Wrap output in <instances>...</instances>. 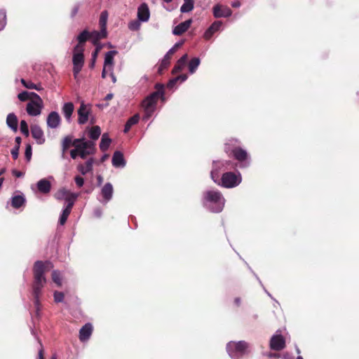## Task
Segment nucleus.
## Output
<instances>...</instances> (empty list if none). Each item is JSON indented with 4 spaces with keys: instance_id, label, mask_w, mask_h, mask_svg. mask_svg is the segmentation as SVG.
Wrapping results in <instances>:
<instances>
[{
    "instance_id": "obj_1",
    "label": "nucleus",
    "mask_w": 359,
    "mask_h": 359,
    "mask_svg": "<svg viewBox=\"0 0 359 359\" xmlns=\"http://www.w3.org/2000/svg\"><path fill=\"white\" fill-rule=\"evenodd\" d=\"M231 165L230 161L220 162L217 161L213 163V169L211 171V178L217 184L225 188H233L237 187L242 180L240 173L236 174L231 172H227L222 175L221 181H219V170H224L229 168Z\"/></svg>"
},
{
    "instance_id": "obj_2",
    "label": "nucleus",
    "mask_w": 359,
    "mask_h": 359,
    "mask_svg": "<svg viewBox=\"0 0 359 359\" xmlns=\"http://www.w3.org/2000/svg\"><path fill=\"white\" fill-rule=\"evenodd\" d=\"M53 267V266L50 262L43 263L41 261H36L34 263L33 269L34 276L33 292L35 298L34 303L37 310L39 309V295L41 294V290L46 282V279L44 276L46 269H51Z\"/></svg>"
},
{
    "instance_id": "obj_3",
    "label": "nucleus",
    "mask_w": 359,
    "mask_h": 359,
    "mask_svg": "<svg viewBox=\"0 0 359 359\" xmlns=\"http://www.w3.org/2000/svg\"><path fill=\"white\" fill-rule=\"evenodd\" d=\"M205 203H208L212 212H219L224 206L225 199L218 191H208L204 194Z\"/></svg>"
},
{
    "instance_id": "obj_4",
    "label": "nucleus",
    "mask_w": 359,
    "mask_h": 359,
    "mask_svg": "<svg viewBox=\"0 0 359 359\" xmlns=\"http://www.w3.org/2000/svg\"><path fill=\"white\" fill-rule=\"evenodd\" d=\"M163 96V92L156 91L148 95L142 102V107L144 111L143 120L149 119L156 110V103L160 97Z\"/></svg>"
},
{
    "instance_id": "obj_5",
    "label": "nucleus",
    "mask_w": 359,
    "mask_h": 359,
    "mask_svg": "<svg viewBox=\"0 0 359 359\" xmlns=\"http://www.w3.org/2000/svg\"><path fill=\"white\" fill-rule=\"evenodd\" d=\"M43 102L36 93H31V100L27 102L26 111L31 116H38L41 114L43 108Z\"/></svg>"
},
{
    "instance_id": "obj_6",
    "label": "nucleus",
    "mask_w": 359,
    "mask_h": 359,
    "mask_svg": "<svg viewBox=\"0 0 359 359\" xmlns=\"http://www.w3.org/2000/svg\"><path fill=\"white\" fill-rule=\"evenodd\" d=\"M118 53L116 50H110L106 53L104 55V61L103 65V69L102 72V77L103 79L107 77V74L109 73L112 82H116V78L114 74V56Z\"/></svg>"
},
{
    "instance_id": "obj_7",
    "label": "nucleus",
    "mask_w": 359,
    "mask_h": 359,
    "mask_svg": "<svg viewBox=\"0 0 359 359\" xmlns=\"http://www.w3.org/2000/svg\"><path fill=\"white\" fill-rule=\"evenodd\" d=\"M248 347V344L244 341H230L226 346V350L231 358L238 359L246 353Z\"/></svg>"
},
{
    "instance_id": "obj_8",
    "label": "nucleus",
    "mask_w": 359,
    "mask_h": 359,
    "mask_svg": "<svg viewBox=\"0 0 359 359\" xmlns=\"http://www.w3.org/2000/svg\"><path fill=\"white\" fill-rule=\"evenodd\" d=\"M83 45H76L74 49L73 54V72L74 77L76 78L78 74L81 70L83 63H84V57H83Z\"/></svg>"
},
{
    "instance_id": "obj_9",
    "label": "nucleus",
    "mask_w": 359,
    "mask_h": 359,
    "mask_svg": "<svg viewBox=\"0 0 359 359\" xmlns=\"http://www.w3.org/2000/svg\"><path fill=\"white\" fill-rule=\"evenodd\" d=\"M75 147L79 148V155L81 158L84 159L88 155L93 153L95 143L91 141H84V140L82 139V141L77 143Z\"/></svg>"
},
{
    "instance_id": "obj_10",
    "label": "nucleus",
    "mask_w": 359,
    "mask_h": 359,
    "mask_svg": "<svg viewBox=\"0 0 359 359\" xmlns=\"http://www.w3.org/2000/svg\"><path fill=\"white\" fill-rule=\"evenodd\" d=\"M90 111V106L88 104H86L83 102H82L79 109H78V123L79 124L86 123L88 120Z\"/></svg>"
},
{
    "instance_id": "obj_11",
    "label": "nucleus",
    "mask_w": 359,
    "mask_h": 359,
    "mask_svg": "<svg viewBox=\"0 0 359 359\" xmlns=\"http://www.w3.org/2000/svg\"><path fill=\"white\" fill-rule=\"evenodd\" d=\"M285 347V341L280 334H274L270 341V348L274 351H280Z\"/></svg>"
},
{
    "instance_id": "obj_12",
    "label": "nucleus",
    "mask_w": 359,
    "mask_h": 359,
    "mask_svg": "<svg viewBox=\"0 0 359 359\" xmlns=\"http://www.w3.org/2000/svg\"><path fill=\"white\" fill-rule=\"evenodd\" d=\"M137 17L140 21L146 22L149 20L150 11L146 3H142L137 8Z\"/></svg>"
},
{
    "instance_id": "obj_13",
    "label": "nucleus",
    "mask_w": 359,
    "mask_h": 359,
    "mask_svg": "<svg viewBox=\"0 0 359 359\" xmlns=\"http://www.w3.org/2000/svg\"><path fill=\"white\" fill-rule=\"evenodd\" d=\"M230 152L240 163H243L244 165L248 164V154L245 149L241 147H235Z\"/></svg>"
},
{
    "instance_id": "obj_14",
    "label": "nucleus",
    "mask_w": 359,
    "mask_h": 359,
    "mask_svg": "<svg viewBox=\"0 0 359 359\" xmlns=\"http://www.w3.org/2000/svg\"><path fill=\"white\" fill-rule=\"evenodd\" d=\"M31 133L33 138H34L36 142L39 144H42L45 142L44 134L41 128L37 126L34 125L31 127Z\"/></svg>"
},
{
    "instance_id": "obj_15",
    "label": "nucleus",
    "mask_w": 359,
    "mask_h": 359,
    "mask_svg": "<svg viewBox=\"0 0 359 359\" xmlns=\"http://www.w3.org/2000/svg\"><path fill=\"white\" fill-rule=\"evenodd\" d=\"M60 116L56 111L50 112L47 117V125L50 128H56L60 124Z\"/></svg>"
},
{
    "instance_id": "obj_16",
    "label": "nucleus",
    "mask_w": 359,
    "mask_h": 359,
    "mask_svg": "<svg viewBox=\"0 0 359 359\" xmlns=\"http://www.w3.org/2000/svg\"><path fill=\"white\" fill-rule=\"evenodd\" d=\"M93 332V326L90 323H86L79 331V339L86 341L89 339Z\"/></svg>"
},
{
    "instance_id": "obj_17",
    "label": "nucleus",
    "mask_w": 359,
    "mask_h": 359,
    "mask_svg": "<svg viewBox=\"0 0 359 359\" xmlns=\"http://www.w3.org/2000/svg\"><path fill=\"white\" fill-rule=\"evenodd\" d=\"M81 141L82 139L72 140V137L71 136L65 137L62 142V155L65 154V153L71 146H74L75 147L76 144L79 142H81Z\"/></svg>"
},
{
    "instance_id": "obj_18",
    "label": "nucleus",
    "mask_w": 359,
    "mask_h": 359,
    "mask_svg": "<svg viewBox=\"0 0 359 359\" xmlns=\"http://www.w3.org/2000/svg\"><path fill=\"white\" fill-rule=\"evenodd\" d=\"M192 20L189 19L184 22L180 23L172 30V33L175 35L180 36L184 33L191 26Z\"/></svg>"
},
{
    "instance_id": "obj_19",
    "label": "nucleus",
    "mask_w": 359,
    "mask_h": 359,
    "mask_svg": "<svg viewBox=\"0 0 359 359\" xmlns=\"http://www.w3.org/2000/svg\"><path fill=\"white\" fill-rule=\"evenodd\" d=\"M213 13L215 18L229 17L231 11L228 7L217 5L213 8Z\"/></svg>"
},
{
    "instance_id": "obj_20",
    "label": "nucleus",
    "mask_w": 359,
    "mask_h": 359,
    "mask_svg": "<svg viewBox=\"0 0 359 359\" xmlns=\"http://www.w3.org/2000/svg\"><path fill=\"white\" fill-rule=\"evenodd\" d=\"M101 194L104 199L103 202L104 203L109 202L113 196V187L111 184H105L104 187L102 188Z\"/></svg>"
},
{
    "instance_id": "obj_21",
    "label": "nucleus",
    "mask_w": 359,
    "mask_h": 359,
    "mask_svg": "<svg viewBox=\"0 0 359 359\" xmlns=\"http://www.w3.org/2000/svg\"><path fill=\"white\" fill-rule=\"evenodd\" d=\"M107 36V32L105 31L104 33V29H100V31H94L90 33V39L92 43L96 46L97 44H100L98 41L102 39L106 38Z\"/></svg>"
},
{
    "instance_id": "obj_22",
    "label": "nucleus",
    "mask_w": 359,
    "mask_h": 359,
    "mask_svg": "<svg viewBox=\"0 0 359 359\" xmlns=\"http://www.w3.org/2000/svg\"><path fill=\"white\" fill-rule=\"evenodd\" d=\"M175 52V47H172L165 54V55L164 56L163 59L162 60L161 63L158 67V71L159 73H161L164 69H166L168 67V66L170 64V60L171 56L172 54H174Z\"/></svg>"
},
{
    "instance_id": "obj_23",
    "label": "nucleus",
    "mask_w": 359,
    "mask_h": 359,
    "mask_svg": "<svg viewBox=\"0 0 359 359\" xmlns=\"http://www.w3.org/2000/svg\"><path fill=\"white\" fill-rule=\"evenodd\" d=\"M221 25V22L216 21L213 22L211 26L205 32L203 35L204 39L206 40L210 39L212 36L219 29Z\"/></svg>"
},
{
    "instance_id": "obj_24",
    "label": "nucleus",
    "mask_w": 359,
    "mask_h": 359,
    "mask_svg": "<svg viewBox=\"0 0 359 359\" xmlns=\"http://www.w3.org/2000/svg\"><path fill=\"white\" fill-rule=\"evenodd\" d=\"M112 164L114 167L120 168V167H124L125 166V160L123 158V155L120 151H116L114 152L113 157H112Z\"/></svg>"
},
{
    "instance_id": "obj_25",
    "label": "nucleus",
    "mask_w": 359,
    "mask_h": 359,
    "mask_svg": "<svg viewBox=\"0 0 359 359\" xmlns=\"http://www.w3.org/2000/svg\"><path fill=\"white\" fill-rule=\"evenodd\" d=\"M36 187L40 192L48 194L50 191L51 184L46 179H42L37 182Z\"/></svg>"
},
{
    "instance_id": "obj_26",
    "label": "nucleus",
    "mask_w": 359,
    "mask_h": 359,
    "mask_svg": "<svg viewBox=\"0 0 359 359\" xmlns=\"http://www.w3.org/2000/svg\"><path fill=\"white\" fill-rule=\"evenodd\" d=\"M18 120L15 114H8L6 118V123L8 126L15 132L18 130Z\"/></svg>"
},
{
    "instance_id": "obj_27",
    "label": "nucleus",
    "mask_w": 359,
    "mask_h": 359,
    "mask_svg": "<svg viewBox=\"0 0 359 359\" xmlns=\"http://www.w3.org/2000/svg\"><path fill=\"white\" fill-rule=\"evenodd\" d=\"M93 164V159L90 158L86 162L85 165H83V164L78 165L77 169L82 175H84L92 170Z\"/></svg>"
},
{
    "instance_id": "obj_28",
    "label": "nucleus",
    "mask_w": 359,
    "mask_h": 359,
    "mask_svg": "<svg viewBox=\"0 0 359 359\" xmlns=\"http://www.w3.org/2000/svg\"><path fill=\"white\" fill-rule=\"evenodd\" d=\"M74 104L72 102H66L64 104L62 107V113L65 117V118L69 121L71 119L72 113L74 111Z\"/></svg>"
},
{
    "instance_id": "obj_29",
    "label": "nucleus",
    "mask_w": 359,
    "mask_h": 359,
    "mask_svg": "<svg viewBox=\"0 0 359 359\" xmlns=\"http://www.w3.org/2000/svg\"><path fill=\"white\" fill-rule=\"evenodd\" d=\"M187 54L184 55L182 57H180L178 60L177 65L173 68L172 73L176 74V73L180 72L184 67L186 62H187Z\"/></svg>"
},
{
    "instance_id": "obj_30",
    "label": "nucleus",
    "mask_w": 359,
    "mask_h": 359,
    "mask_svg": "<svg viewBox=\"0 0 359 359\" xmlns=\"http://www.w3.org/2000/svg\"><path fill=\"white\" fill-rule=\"evenodd\" d=\"M25 198L23 196H15L11 198V205L15 208H19L24 205Z\"/></svg>"
},
{
    "instance_id": "obj_31",
    "label": "nucleus",
    "mask_w": 359,
    "mask_h": 359,
    "mask_svg": "<svg viewBox=\"0 0 359 359\" xmlns=\"http://www.w3.org/2000/svg\"><path fill=\"white\" fill-rule=\"evenodd\" d=\"M72 203L67 205L65 208L62 210V212L60 217L59 222L61 225H64L72 211L71 210Z\"/></svg>"
},
{
    "instance_id": "obj_32",
    "label": "nucleus",
    "mask_w": 359,
    "mask_h": 359,
    "mask_svg": "<svg viewBox=\"0 0 359 359\" xmlns=\"http://www.w3.org/2000/svg\"><path fill=\"white\" fill-rule=\"evenodd\" d=\"M111 144V139L109 137L108 134L104 133L102 136L101 142L100 143V148L102 151H106Z\"/></svg>"
},
{
    "instance_id": "obj_33",
    "label": "nucleus",
    "mask_w": 359,
    "mask_h": 359,
    "mask_svg": "<svg viewBox=\"0 0 359 359\" xmlns=\"http://www.w3.org/2000/svg\"><path fill=\"white\" fill-rule=\"evenodd\" d=\"M139 119H140V116L138 114H135L133 116L130 118L125 125V128H124V130H123L124 133H128L130 130V128L133 125H135L136 123H137V122L139 121Z\"/></svg>"
},
{
    "instance_id": "obj_34",
    "label": "nucleus",
    "mask_w": 359,
    "mask_h": 359,
    "mask_svg": "<svg viewBox=\"0 0 359 359\" xmlns=\"http://www.w3.org/2000/svg\"><path fill=\"white\" fill-rule=\"evenodd\" d=\"M21 83L26 88H28V89H35L38 91H41L43 90V88L41 86V85L40 83L39 84H34V83H32V81H26L25 79H21Z\"/></svg>"
},
{
    "instance_id": "obj_35",
    "label": "nucleus",
    "mask_w": 359,
    "mask_h": 359,
    "mask_svg": "<svg viewBox=\"0 0 359 359\" xmlns=\"http://www.w3.org/2000/svg\"><path fill=\"white\" fill-rule=\"evenodd\" d=\"M194 0H184V3L180 8L182 13H189L194 9Z\"/></svg>"
},
{
    "instance_id": "obj_36",
    "label": "nucleus",
    "mask_w": 359,
    "mask_h": 359,
    "mask_svg": "<svg viewBox=\"0 0 359 359\" xmlns=\"http://www.w3.org/2000/svg\"><path fill=\"white\" fill-rule=\"evenodd\" d=\"M101 135V129L99 126H93L89 130V137L93 140H96Z\"/></svg>"
},
{
    "instance_id": "obj_37",
    "label": "nucleus",
    "mask_w": 359,
    "mask_h": 359,
    "mask_svg": "<svg viewBox=\"0 0 359 359\" xmlns=\"http://www.w3.org/2000/svg\"><path fill=\"white\" fill-rule=\"evenodd\" d=\"M107 19H108L107 11H102L100 14L99 23H100V29H104V32L105 31H107Z\"/></svg>"
},
{
    "instance_id": "obj_38",
    "label": "nucleus",
    "mask_w": 359,
    "mask_h": 359,
    "mask_svg": "<svg viewBox=\"0 0 359 359\" xmlns=\"http://www.w3.org/2000/svg\"><path fill=\"white\" fill-rule=\"evenodd\" d=\"M200 65V60L197 57L192 59L189 63V69L191 74L195 72Z\"/></svg>"
},
{
    "instance_id": "obj_39",
    "label": "nucleus",
    "mask_w": 359,
    "mask_h": 359,
    "mask_svg": "<svg viewBox=\"0 0 359 359\" xmlns=\"http://www.w3.org/2000/svg\"><path fill=\"white\" fill-rule=\"evenodd\" d=\"M102 46L101 44H97L96 46V48L95 51L92 54V59H91V63H90V67L93 68L95 64V61L97 60V55L100 50L102 49Z\"/></svg>"
},
{
    "instance_id": "obj_40",
    "label": "nucleus",
    "mask_w": 359,
    "mask_h": 359,
    "mask_svg": "<svg viewBox=\"0 0 359 359\" xmlns=\"http://www.w3.org/2000/svg\"><path fill=\"white\" fill-rule=\"evenodd\" d=\"M88 39H90V33L86 30L83 31L77 37L79 45L86 42Z\"/></svg>"
},
{
    "instance_id": "obj_41",
    "label": "nucleus",
    "mask_w": 359,
    "mask_h": 359,
    "mask_svg": "<svg viewBox=\"0 0 359 359\" xmlns=\"http://www.w3.org/2000/svg\"><path fill=\"white\" fill-rule=\"evenodd\" d=\"M142 21H140L138 19L132 20L128 23V28L132 31H137L140 29L141 26Z\"/></svg>"
},
{
    "instance_id": "obj_42",
    "label": "nucleus",
    "mask_w": 359,
    "mask_h": 359,
    "mask_svg": "<svg viewBox=\"0 0 359 359\" xmlns=\"http://www.w3.org/2000/svg\"><path fill=\"white\" fill-rule=\"evenodd\" d=\"M78 196L79 195L77 194L69 192V195H67V196L65 198V200L67 202V205H69L70 203H72L71 210L72 209V207H73L74 202H75L76 199L77 198Z\"/></svg>"
},
{
    "instance_id": "obj_43",
    "label": "nucleus",
    "mask_w": 359,
    "mask_h": 359,
    "mask_svg": "<svg viewBox=\"0 0 359 359\" xmlns=\"http://www.w3.org/2000/svg\"><path fill=\"white\" fill-rule=\"evenodd\" d=\"M69 191H67L66 189H60L59 190L55 195V197L57 200H65V198L69 195Z\"/></svg>"
},
{
    "instance_id": "obj_44",
    "label": "nucleus",
    "mask_w": 359,
    "mask_h": 359,
    "mask_svg": "<svg viewBox=\"0 0 359 359\" xmlns=\"http://www.w3.org/2000/svg\"><path fill=\"white\" fill-rule=\"evenodd\" d=\"M20 131L25 137L29 135L28 125L25 120L20 121Z\"/></svg>"
},
{
    "instance_id": "obj_45",
    "label": "nucleus",
    "mask_w": 359,
    "mask_h": 359,
    "mask_svg": "<svg viewBox=\"0 0 359 359\" xmlns=\"http://www.w3.org/2000/svg\"><path fill=\"white\" fill-rule=\"evenodd\" d=\"M53 280L58 285H62V278L58 271H53L52 273Z\"/></svg>"
},
{
    "instance_id": "obj_46",
    "label": "nucleus",
    "mask_w": 359,
    "mask_h": 359,
    "mask_svg": "<svg viewBox=\"0 0 359 359\" xmlns=\"http://www.w3.org/2000/svg\"><path fill=\"white\" fill-rule=\"evenodd\" d=\"M18 98L22 102L29 101L31 100V93L23 91L18 95Z\"/></svg>"
},
{
    "instance_id": "obj_47",
    "label": "nucleus",
    "mask_w": 359,
    "mask_h": 359,
    "mask_svg": "<svg viewBox=\"0 0 359 359\" xmlns=\"http://www.w3.org/2000/svg\"><path fill=\"white\" fill-rule=\"evenodd\" d=\"M187 79V76L186 74L180 75L173 80L170 81L169 83V86H173L177 81H180L181 82H183Z\"/></svg>"
},
{
    "instance_id": "obj_48",
    "label": "nucleus",
    "mask_w": 359,
    "mask_h": 359,
    "mask_svg": "<svg viewBox=\"0 0 359 359\" xmlns=\"http://www.w3.org/2000/svg\"><path fill=\"white\" fill-rule=\"evenodd\" d=\"M6 23V17L4 12H0V30L2 29Z\"/></svg>"
},
{
    "instance_id": "obj_49",
    "label": "nucleus",
    "mask_w": 359,
    "mask_h": 359,
    "mask_svg": "<svg viewBox=\"0 0 359 359\" xmlns=\"http://www.w3.org/2000/svg\"><path fill=\"white\" fill-rule=\"evenodd\" d=\"M64 299V294L61 292H55L54 300L55 302H61Z\"/></svg>"
},
{
    "instance_id": "obj_50",
    "label": "nucleus",
    "mask_w": 359,
    "mask_h": 359,
    "mask_svg": "<svg viewBox=\"0 0 359 359\" xmlns=\"http://www.w3.org/2000/svg\"><path fill=\"white\" fill-rule=\"evenodd\" d=\"M32 147L29 144H27L25 149V155L27 161H29L32 157Z\"/></svg>"
},
{
    "instance_id": "obj_51",
    "label": "nucleus",
    "mask_w": 359,
    "mask_h": 359,
    "mask_svg": "<svg viewBox=\"0 0 359 359\" xmlns=\"http://www.w3.org/2000/svg\"><path fill=\"white\" fill-rule=\"evenodd\" d=\"M75 182L79 187H81L84 184V180L80 176L75 177Z\"/></svg>"
},
{
    "instance_id": "obj_52",
    "label": "nucleus",
    "mask_w": 359,
    "mask_h": 359,
    "mask_svg": "<svg viewBox=\"0 0 359 359\" xmlns=\"http://www.w3.org/2000/svg\"><path fill=\"white\" fill-rule=\"evenodd\" d=\"M19 146H15L12 150H11V154L14 159H17L18 157V152H19Z\"/></svg>"
},
{
    "instance_id": "obj_53",
    "label": "nucleus",
    "mask_w": 359,
    "mask_h": 359,
    "mask_svg": "<svg viewBox=\"0 0 359 359\" xmlns=\"http://www.w3.org/2000/svg\"><path fill=\"white\" fill-rule=\"evenodd\" d=\"M70 156L73 159H75L79 155V148L75 147L70 151Z\"/></svg>"
},
{
    "instance_id": "obj_54",
    "label": "nucleus",
    "mask_w": 359,
    "mask_h": 359,
    "mask_svg": "<svg viewBox=\"0 0 359 359\" xmlns=\"http://www.w3.org/2000/svg\"><path fill=\"white\" fill-rule=\"evenodd\" d=\"M79 9V6L78 5L75 6L73 8L72 11V17H74L77 14Z\"/></svg>"
},
{
    "instance_id": "obj_55",
    "label": "nucleus",
    "mask_w": 359,
    "mask_h": 359,
    "mask_svg": "<svg viewBox=\"0 0 359 359\" xmlns=\"http://www.w3.org/2000/svg\"><path fill=\"white\" fill-rule=\"evenodd\" d=\"M41 344V348L39 351V358L43 359V349L42 347V344Z\"/></svg>"
},
{
    "instance_id": "obj_56",
    "label": "nucleus",
    "mask_w": 359,
    "mask_h": 359,
    "mask_svg": "<svg viewBox=\"0 0 359 359\" xmlns=\"http://www.w3.org/2000/svg\"><path fill=\"white\" fill-rule=\"evenodd\" d=\"M13 174L17 177H20L23 175V174L21 172L18 170H13Z\"/></svg>"
},
{
    "instance_id": "obj_57",
    "label": "nucleus",
    "mask_w": 359,
    "mask_h": 359,
    "mask_svg": "<svg viewBox=\"0 0 359 359\" xmlns=\"http://www.w3.org/2000/svg\"><path fill=\"white\" fill-rule=\"evenodd\" d=\"M231 6H232V7H234V8H238L241 6V3L238 1H236L232 2Z\"/></svg>"
},
{
    "instance_id": "obj_58",
    "label": "nucleus",
    "mask_w": 359,
    "mask_h": 359,
    "mask_svg": "<svg viewBox=\"0 0 359 359\" xmlns=\"http://www.w3.org/2000/svg\"><path fill=\"white\" fill-rule=\"evenodd\" d=\"M113 97V94L112 93H109L106 95L105 97V100L108 101V100H111Z\"/></svg>"
},
{
    "instance_id": "obj_59",
    "label": "nucleus",
    "mask_w": 359,
    "mask_h": 359,
    "mask_svg": "<svg viewBox=\"0 0 359 359\" xmlns=\"http://www.w3.org/2000/svg\"><path fill=\"white\" fill-rule=\"evenodd\" d=\"M15 142L17 143L16 146H19L20 147V142H21V138L20 137H15Z\"/></svg>"
},
{
    "instance_id": "obj_60",
    "label": "nucleus",
    "mask_w": 359,
    "mask_h": 359,
    "mask_svg": "<svg viewBox=\"0 0 359 359\" xmlns=\"http://www.w3.org/2000/svg\"><path fill=\"white\" fill-rule=\"evenodd\" d=\"M97 181L99 184H101L102 182V178L101 176L97 177Z\"/></svg>"
},
{
    "instance_id": "obj_61",
    "label": "nucleus",
    "mask_w": 359,
    "mask_h": 359,
    "mask_svg": "<svg viewBox=\"0 0 359 359\" xmlns=\"http://www.w3.org/2000/svg\"><path fill=\"white\" fill-rule=\"evenodd\" d=\"M5 171H6L5 168H2L1 170H0V176L1 175H3L5 172Z\"/></svg>"
},
{
    "instance_id": "obj_62",
    "label": "nucleus",
    "mask_w": 359,
    "mask_h": 359,
    "mask_svg": "<svg viewBox=\"0 0 359 359\" xmlns=\"http://www.w3.org/2000/svg\"><path fill=\"white\" fill-rule=\"evenodd\" d=\"M4 178H1V179H0V189H1V187H2V184H3V182H4Z\"/></svg>"
},
{
    "instance_id": "obj_63",
    "label": "nucleus",
    "mask_w": 359,
    "mask_h": 359,
    "mask_svg": "<svg viewBox=\"0 0 359 359\" xmlns=\"http://www.w3.org/2000/svg\"><path fill=\"white\" fill-rule=\"evenodd\" d=\"M180 45H181V43H176V44L175 45V46H174V47H175V48L176 49V48H177V47H179Z\"/></svg>"
},
{
    "instance_id": "obj_64",
    "label": "nucleus",
    "mask_w": 359,
    "mask_h": 359,
    "mask_svg": "<svg viewBox=\"0 0 359 359\" xmlns=\"http://www.w3.org/2000/svg\"><path fill=\"white\" fill-rule=\"evenodd\" d=\"M51 359H57L56 355H53L51 357Z\"/></svg>"
}]
</instances>
